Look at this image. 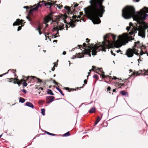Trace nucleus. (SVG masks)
I'll use <instances>...</instances> for the list:
<instances>
[{
  "label": "nucleus",
  "mask_w": 148,
  "mask_h": 148,
  "mask_svg": "<svg viewBox=\"0 0 148 148\" xmlns=\"http://www.w3.org/2000/svg\"><path fill=\"white\" fill-rule=\"evenodd\" d=\"M111 54L112 55H113L114 56H115V53H114L113 51H111Z\"/></svg>",
  "instance_id": "obj_57"
},
{
  "label": "nucleus",
  "mask_w": 148,
  "mask_h": 148,
  "mask_svg": "<svg viewBox=\"0 0 148 148\" xmlns=\"http://www.w3.org/2000/svg\"><path fill=\"white\" fill-rule=\"evenodd\" d=\"M78 46L79 47V48H80L82 47V45H78Z\"/></svg>",
  "instance_id": "obj_60"
},
{
  "label": "nucleus",
  "mask_w": 148,
  "mask_h": 148,
  "mask_svg": "<svg viewBox=\"0 0 148 148\" xmlns=\"http://www.w3.org/2000/svg\"><path fill=\"white\" fill-rule=\"evenodd\" d=\"M64 8L66 9L67 10V13L68 14H72L73 13L71 11V8L69 6H65Z\"/></svg>",
  "instance_id": "obj_20"
},
{
  "label": "nucleus",
  "mask_w": 148,
  "mask_h": 148,
  "mask_svg": "<svg viewBox=\"0 0 148 148\" xmlns=\"http://www.w3.org/2000/svg\"><path fill=\"white\" fill-rule=\"evenodd\" d=\"M54 98V97L53 96H47L46 97V103H49L53 100V99Z\"/></svg>",
  "instance_id": "obj_15"
},
{
  "label": "nucleus",
  "mask_w": 148,
  "mask_h": 148,
  "mask_svg": "<svg viewBox=\"0 0 148 148\" xmlns=\"http://www.w3.org/2000/svg\"><path fill=\"white\" fill-rule=\"evenodd\" d=\"M101 119L100 118V117L99 116H98L97 117L96 121H98L99 122V121Z\"/></svg>",
  "instance_id": "obj_46"
},
{
  "label": "nucleus",
  "mask_w": 148,
  "mask_h": 148,
  "mask_svg": "<svg viewBox=\"0 0 148 148\" xmlns=\"http://www.w3.org/2000/svg\"><path fill=\"white\" fill-rule=\"evenodd\" d=\"M93 77L96 79L97 80H98L99 79L98 76L96 75H95L93 76Z\"/></svg>",
  "instance_id": "obj_41"
},
{
  "label": "nucleus",
  "mask_w": 148,
  "mask_h": 148,
  "mask_svg": "<svg viewBox=\"0 0 148 148\" xmlns=\"http://www.w3.org/2000/svg\"><path fill=\"white\" fill-rule=\"evenodd\" d=\"M98 122H99L98 121H96L94 123L95 125H96Z\"/></svg>",
  "instance_id": "obj_62"
},
{
  "label": "nucleus",
  "mask_w": 148,
  "mask_h": 148,
  "mask_svg": "<svg viewBox=\"0 0 148 148\" xmlns=\"http://www.w3.org/2000/svg\"><path fill=\"white\" fill-rule=\"evenodd\" d=\"M14 81L13 82V83L14 84H18L19 86H20V85L23 82V81H24L23 79H21L20 80L18 79L17 78V80H14Z\"/></svg>",
  "instance_id": "obj_17"
},
{
  "label": "nucleus",
  "mask_w": 148,
  "mask_h": 148,
  "mask_svg": "<svg viewBox=\"0 0 148 148\" xmlns=\"http://www.w3.org/2000/svg\"><path fill=\"white\" fill-rule=\"evenodd\" d=\"M42 28V26L39 25L38 26V28L36 29V30H41V29Z\"/></svg>",
  "instance_id": "obj_35"
},
{
  "label": "nucleus",
  "mask_w": 148,
  "mask_h": 148,
  "mask_svg": "<svg viewBox=\"0 0 148 148\" xmlns=\"http://www.w3.org/2000/svg\"><path fill=\"white\" fill-rule=\"evenodd\" d=\"M72 19L70 17V20L71 21L68 23L66 22V23L70 25V26H71V27H74L75 26V25L74 24V23L76 21H78L79 20H77L76 18V16L75 15H73L72 16Z\"/></svg>",
  "instance_id": "obj_9"
},
{
  "label": "nucleus",
  "mask_w": 148,
  "mask_h": 148,
  "mask_svg": "<svg viewBox=\"0 0 148 148\" xmlns=\"http://www.w3.org/2000/svg\"><path fill=\"white\" fill-rule=\"evenodd\" d=\"M97 69H98L99 71H100V75H101L102 77L103 78H107L108 77L110 79H112V77L111 76H109L108 75H104V72L103 71L102 69V68H97Z\"/></svg>",
  "instance_id": "obj_13"
},
{
  "label": "nucleus",
  "mask_w": 148,
  "mask_h": 148,
  "mask_svg": "<svg viewBox=\"0 0 148 148\" xmlns=\"http://www.w3.org/2000/svg\"><path fill=\"white\" fill-rule=\"evenodd\" d=\"M41 114L43 115H45V109L43 108L41 109Z\"/></svg>",
  "instance_id": "obj_33"
},
{
  "label": "nucleus",
  "mask_w": 148,
  "mask_h": 148,
  "mask_svg": "<svg viewBox=\"0 0 148 148\" xmlns=\"http://www.w3.org/2000/svg\"><path fill=\"white\" fill-rule=\"evenodd\" d=\"M143 49H140L141 51H140V55H142L143 54L145 53L142 50Z\"/></svg>",
  "instance_id": "obj_39"
},
{
  "label": "nucleus",
  "mask_w": 148,
  "mask_h": 148,
  "mask_svg": "<svg viewBox=\"0 0 148 148\" xmlns=\"http://www.w3.org/2000/svg\"><path fill=\"white\" fill-rule=\"evenodd\" d=\"M66 54V52L65 51H64L62 53V54L64 55H65Z\"/></svg>",
  "instance_id": "obj_64"
},
{
  "label": "nucleus",
  "mask_w": 148,
  "mask_h": 148,
  "mask_svg": "<svg viewBox=\"0 0 148 148\" xmlns=\"http://www.w3.org/2000/svg\"><path fill=\"white\" fill-rule=\"evenodd\" d=\"M98 122H99L98 121H96L94 123L95 125H96Z\"/></svg>",
  "instance_id": "obj_61"
},
{
  "label": "nucleus",
  "mask_w": 148,
  "mask_h": 148,
  "mask_svg": "<svg viewBox=\"0 0 148 148\" xmlns=\"http://www.w3.org/2000/svg\"><path fill=\"white\" fill-rule=\"evenodd\" d=\"M64 25H63L62 26H56V25H54V26L53 28V31H54V30H56L57 31V32L56 34L55 35H53V36H54V37L55 38H56L58 36H57L58 35V36H59V32L58 30H62V29H64Z\"/></svg>",
  "instance_id": "obj_8"
},
{
  "label": "nucleus",
  "mask_w": 148,
  "mask_h": 148,
  "mask_svg": "<svg viewBox=\"0 0 148 148\" xmlns=\"http://www.w3.org/2000/svg\"><path fill=\"white\" fill-rule=\"evenodd\" d=\"M86 42H87L88 43L89 42V41H90V40H89L88 38H87L86 39Z\"/></svg>",
  "instance_id": "obj_54"
},
{
  "label": "nucleus",
  "mask_w": 148,
  "mask_h": 148,
  "mask_svg": "<svg viewBox=\"0 0 148 148\" xmlns=\"http://www.w3.org/2000/svg\"><path fill=\"white\" fill-rule=\"evenodd\" d=\"M111 90V87L110 86H108L107 88V91H110Z\"/></svg>",
  "instance_id": "obj_52"
},
{
  "label": "nucleus",
  "mask_w": 148,
  "mask_h": 148,
  "mask_svg": "<svg viewBox=\"0 0 148 148\" xmlns=\"http://www.w3.org/2000/svg\"><path fill=\"white\" fill-rule=\"evenodd\" d=\"M62 7H63V6L62 5H59V7H58V8L60 9L62 8Z\"/></svg>",
  "instance_id": "obj_56"
},
{
  "label": "nucleus",
  "mask_w": 148,
  "mask_h": 148,
  "mask_svg": "<svg viewBox=\"0 0 148 148\" xmlns=\"http://www.w3.org/2000/svg\"><path fill=\"white\" fill-rule=\"evenodd\" d=\"M65 89L66 90H67L69 92H71L73 90L74 91L75 90H76L74 88H70L68 87H66L65 88Z\"/></svg>",
  "instance_id": "obj_24"
},
{
  "label": "nucleus",
  "mask_w": 148,
  "mask_h": 148,
  "mask_svg": "<svg viewBox=\"0 0 148 148\" xmlns=\"http://www.w3.org/2000/svg\"><path fill=\"white\" fill-rule=\"evenodd\" d=\"M84 51H83L82 52V53H79L77 55L74 56L75 58H81L82 57H84Z\"/></svg>",
  "instance_id": "obj_19"
},
{
  "label": "nucleus",
  "mask_w": 148,
  "mask_h": 148,
  "mask_svg": "<svg viewBox=\"0 0 148 148\" xmlns=\"http://www.w3.org/2000/svg\"><path fill=\"white\" fill-rule=\"evenodd\" d=\"M24 20H20L19 18L17 19L16 21L13 23V26H15L23 24V23L24 22Z\"/></svg>",
  "instance_id": "obj_14"
},
{
  "label": "nucleus",
  "mask_w": 148,
  "mask_h": 148,
  "mask_svg": "<svg viewBox=\"0 0 148 148\" xmlns=\"http://www.w3.org/2000/svg\"><path fill=\"white\" fill-rule=\"evenodd\" d=\"M56 2H57V1H55L54 2V3H51V5H50V8H51V6H52V5H54V4H55V3H56Z\"/></svg>",
  "instance_id": "obj_48"
},
{
  "label": "nucleus",
  "mask_w": 148,
  "mask_h": 148,
  "mask_svg": "<svg viewBox=\"0 0 148 148\" xmlns=\"http://www.w3.org/2000/svg\"><path fill=\"white\" fill-rule=\"evenodd\" d=\"M125 86V85L124 84V83H123V84L120 83V84H119L118 85V86H119V88H121V86Z\"/></svg>",
  "instance_id": "obj_37"
},
{
  "label": "nucleus",
  "mask_w": 148,
  "mask_h": 148,
  "mask_svg": "<svg viewBox=\"0 0 148 148\" xmlns=\"http://www.w3.org/2000/svg\"><path fill=\"white\" fill-rule=\"evenodd\" d=\"M21 91L23 92L24 93H27V91L23 89L21 90Z\"/></svg>",
  "instance_id": "obj_50"
},
{
  "label": "nucleus",
  "mask_w": 148,
  "mask_h": 148,
  "mask_svg": "<svg viewBox=\"0 0 148 148\" xmlns=\"http://www.w3.org/2000/svg\"><path fill=\"white\" fill-rule=\"evenodd\" d=\"M78 5V4L76 3L74 5L73 7L74 8H75V7L77 6Z\"/></svg>",
  "instance_id": "obj_53"
},
{
  "label": "nucleus",
  "mask_w": 148,
  "mask_h": 148,
  "mask_svg": "<svg viewBox=\"0 0 148 148\" xmlns=\"http://www.w3.org/2000/svg\"><path fill=\"white\" fill-rule=\"evenodd\" d=\"M22 77L23 79H23L24 80L23 81V87H26L27 86V84L26 83V82L29 80H30L29 82L32 81V80H33L35 81H37V83L42 82L41 80L35 76L30 77V76H28L27 77L25 76H23Z\"/></svg>",
  "instance_id": "obj_6"
},
{
  "label": "nucleus",
  "mask_w": 148,
  "mask_h": 148,
  "mask_svg": "<svg viewBox=\"0 0 148 148\" xmlns=\"http://www.w3.org/2000/svg\"><path fill=\"white\" fill-rule=\"evenodd\" d=\"M26 105L27 106L32 108H33L34 107L33 105L31 102H27L26 103Z\"/></svg>",
  "instance_id": "obj_23"
},
{
  "label": "nucleus",
  "mask_w": 148,
  "mask_h": 148,
  "mask_svg": "<svg viewBox=\"0 0 148 148\" xmlns=\"http://www.w3.org/2000/svg\"><path fill=\"white\" fill-rule=\"evenodd\" d=\"M47 93L48 94H49V95H54V94L52 92V91L50 89H48L47 90Z\"/></svg>",
  "instance_id": "obj_28"
},
{
  "label": "nucleus",
  "mask_w": 148,
  "mask_h": 148,
  "mask_svg": "<svg viewBox=\"0 0 148 148\" xmlns=\"http://www.w3.org/2000/svg\"><path fill=\"white\" fill-rule=\"evenodd\" d=\"M120 93L122 95L125 96L127 95V92L124 91H121L120 92Z\"/></svg>",
  "instance_id": "obj_27"
},
{
  "label": "nucleus",
  "mask_w": 148,
  "mask_h": 148,
  "mask_svg": "<svg viewBox=\"0 0 148 148\" xmlns=\"http://www.w3.org/2000/svg\"><path fill=\"white\" fill-rule=\"evenodd\" d=\"M142 71H140V73H139L138 71L136 72H134L133 73V75L134 76H137L138 75H139L140 74L142 73Z\"/></svg>",
  "instance_id": "obj_26"
},
{
  "label": "nucleus",
  "mask_w": 148,
  "mask_h": 148,
  "mask_svg": "<svg viewBox=\"0 0 148 148\" xmlns=\"http://www.w3.org/2000/svg\"><path fill=\"white\" fill-rule=\"evenodd\" d=\"M95 111V107L91 109L89 111V112L90 113H94Z\"/></svg>",
  "instance_id": "obj_25"
},
{
  "label": "nucleus",
  "mask_w": 148,
  "mask_h": 148,
  "mask_svg": "<svg viewBox=\"0 0 148 148\" xmlns=\"http://www.w3.org/2000/svg\"><path fill=\"white\" fill-rule=\"evenodd\" d=\"M118 79H119V82H123V81H125V80H126H126H127V79H124L123 80H122V79H119V78H118Z\"/></svg>",
  "instance_id": "obj_43"
},
{
  "label": "nucleus",
  "mask_w": 148,
  "mask_h": 148,
  "mask_svg": "<svg viewBox=\"0 0 148 148\" xmlns=\"http://www.w3.org/2000/svg\"><path fill=\"white\" fill-rule=\"evenodd\" d=\"M129 25H130L129 27H131V26H133V24L132 23L130 22L129 23Z\"/></svg>",
  "instance_id": "obj_55"
},
{
  "label": "nucleus",
  "mask_w": 148,
  "mask_h": 148,
  "mask_svg": "<svg viewBox=\"0 0 148 148\" xmlns=\"http://www.w3.org/2000/svg\"><path fill=\"white\" fill-rule=\"evenodd\" d=\"M112 38L113 40V41L114 42H118L119 41L120 42H121V41H120L119 39L118 38V40H117L116 41V36L115 35L113 34H112Z\"/></svg>",
  "instance_id": "obj_22"
},
{
  "label": "nucleus",
  "mask_w": 148,
  "mask_h": 148,
  "mask_svg": "<svg viewBox=\"0 0 148 148\" xmlns=\"http://www.w3.org/2000/svg\"><path fill=\"white\" fill-rule=\"evenodd\" d=\"M23 26V25H22L21 26H18V29H17L18 31H19L21 30V29L22 27Z\"/></svg>",
  "instance_id": "obj_40"
},
{
  "label": "nucleus",
  "mask_w": 148,
  "mask_h": 148,
  "mask_svg": "<svg viewBox=\"0 0 148 148\" xmlns=\"http://www.w3.org/2000/svg\"><path fill=\"white\" fill-rule=\"evenodd\" d=\"M27 19L29 21H31V19L30 17L29 16H27Z\"/></svg>",
  "instance_id": "obj_51"
},
{
  "label": "nucleus",
  "mask_w": 148,
  "mask_h": 148,
  "mask_svg": "<svg viewBox=\"0 0 148 148\" xmlns=\"http://www.w3.org/2000/svg\"><path fill=\"white\" fill-rule=\"evenodd\" d=\"M104 0H91L90 5L84 8L87 17L91 20L94 24H99L101 21L99 17H102L105 11V7L103 5Z\"/></svg>",
  "instance_id": "obj_1"
},
{
  "label": "nucleus",
  "mask_w": 148,
  "mask_h": 148,
  "mask_svg": "<svg viewBox=\"0 0 148 148\" xmlns=\"http://www.w3.org/2000/svg\"><path fill=\"white\" fill-rule=\"evenodd\" d=\"M53 83H54L55 84L57 85H58V83H57V82H56L55 80H53Z\"/></svg>",
  "instance_id": "obj_49"
},
{
  "label": "nucleus",
  "mask_w": 148,
  "mask_h": 148,
  "mask_svg": "<svg viewBox=\"0 0 148 148\" xmlns=\"http://www.w3.org/2000/svg\"><path fill=\"white\" fill-rule=\"evenodd\" d=\"M135 45L133 47V48H135L136 47H137L138 48H140V49H141L146 48V46L145 45H142L141 44H140L139 41H138L136 42H135Z\"/></svg>",
  "instance_id": "obj_12"
},
{
  "label": "nucleus",
  "mask_w": 148,
  "mask_h": 148,
  "mask_svg": "<svg viewBox=\"0 0 148 148\" xmlns=\"http://www.w3.org/2000/svg\"><path fill=\"white\" fill-rule=\"evenodd\" d=\"M146 13H148V8L146 7H145L135 14L134 8L132 6H127L122 10V16L126 19H128L133 17L134 20L141 24L143 21L145 20L148 16V14H146Z\"/></svg>",
  "instance_id": "obj_2"
},
{
  "label": "nucleus",
  "mask_w": 148,
  "mask_h": 148,
  "mask_svg": "<svg viewBox=\"0 0 148 148\" xmlns=\"http://www.w3.org/2000/svg\"><path fill=\"white\" fill-rule=\"evenodd\" d=\"M25 101V99L24 98L21 97L20 98L19 102L22 103H23Z\"/></svg>",
  "instance_id": "obj_31"
},
{
  "label": "nucleus",
  "mask_w": 148,
  "mask_h": 148,
  "mask_svg": "<svg viewBox=\"0 0 148 148\" xmlns=\"http://www.w3.org/2000/svg\"><path fill=\"white\" fill-rule=\"evenodd\" d=\"M145 75H148V69L147 71H145Z\"/></svg>",
  "instance_id": "obj_45"
},
{
  "label": "nucleus",
  "mask_w": 148,
  "mask_h": 148,
  "mask_svg": "<svg viewBox=\"0 0 148 148\" xmlns=\"http://www.w3.org/2000/svg\"><path fill=\"white\" fill-rule=\"evenodd\" d=\"M38 32L40 35L41 34H42V32L41 31V30H38Z\"/></svg>",
  "instance_id": "obj_58"
},
{
  "label": "nucleus",
  "mask_w": 148,
  "mask_h": 148,
  "mask_svg": "<svg viewBox=\"0 0 148 148\" xmlns=\"http://www.w3.org/2000/svg\"><path fill=\"white\" fill-rule=\"evenodd\" d=\"M118 78L114 76L112 78V79H117Z\"/></svg>",
  "instance_id": "obj_59"
},
{
  "label": "nucleus",
  "mask_w": 148,
  "mask_h": 148,
  "mask_svg": "<svg viewBox=\"0 0 148 148\" xmlns=\"http://www.w3.org/2000/svg\"><path fill=\"white\" fill-rule=\"evenodd\" d=\"M147 28V27L146 26L143 27L141 26L137 29V30L138 31V36L142 38H145V29Z\"/></svg>",
  "instance_id": "obj_7"
},
{
  "label": "nucleus",
  "mask_w": 148,
  "mask_h": 148,
  "mask_svg": "<svg viewBox=\"0 0 148 148\" xmlns=\"http://www.w3.org/2000/svg\"><path fill=\"white\" fill-rule=\"evenodd\" d=\"M59 91L60 92L62 95L63 96L64 95V94L63 93L62 91L60 89V90H59Z\"/></svg>",
  "instance_id": "obj_42"
},
{
  "label": "nucleus",
  "mask_w": 148,
  "mask_h": 148,
  "mask_svg": "<svg viewBox=\"0 0 148 148\" xmlns=\"http://www.w3.org/2000/svg\"><path fill=\"white\" fill-rule=\"evenodd\" d=\"M92 68L91 70H89V72H90L91 73V71H93L96 73H97L100 75V74L98 72H100V71H99V70L98 69H97V68L98 67H96L94 66H92Z\"/></svg>",
  "instance_id": "obj_18"
},
{
  "label": "nucleus",
  "mask_w": 148,
  "mask_h": 148,
  "mask_svg": "<svg viewBox=\"0 0 148 148\" xmlns=\"http://www.w3.org/2000/svg\"><path fill=\"white\" fill-rule=\"evenodd\" d=\"M42 2H40L39 3H37V5H34L33 7L34 8L31 9L29 11V14H32L33 12L34 11H37L39 7H41L42 4H41L40 3H42Z\"/></svg>",
  "instance_id": "obj_11"
},
{
  "label": "nucleus",
  "mask_w": 148,
  "mask_h": 148,
  "mask_svg": "<svg viewBox=\"0 0 148 148\" xmlns=\"http://www.w3.org/2000/svg\"><path fill=\"white\" fill-rule=\"evenodd\" d=\"M131 27H130L128 26L126 27V29L129 31Z\"/></svg>",
  "instance_id": "obj_47"
},
{
  "label": "nucleus",
  "mask_w": 148,
  "mask_h": 148,
  "mask_svg": "<svg viewBox=\"0 0 148 148\" xmlns=\"http://www.w3.org/2000/svg\"><path fill=\"white\" fill-rule=\"evenodd\" d=\"M87 81L86 79H85L84 80V84L83 85V86L81 87L80 88H82L83 87V86L85 85V84H87Z\"/></svg>",
  "instance_id": "obj_38"
},
{
  "label": "nucleus",
  "mask_w": 148,
  "mask_h": 148,
  "mask_svg": "<svg viewBox=\"0 0 148 148\" xmlns=\"http://www.w3.org/2000/svg\"><path fill=\"white\" fill-rule=\"evenodd\" d=\"M68 16L66 15L61 14L60 16H55L54 19L53 20V13H51L48 15L46 16L44 18V22L46 25L45 28H46L48 25L47 23L51 20H52L53 22H57V23L58 25L57 26H62L63 24L61 22L62 21V22H64V23H66V19L67 17Z\"/></svg>",
  "instance_id": "obj_4"
},
{
  "label": "nucleus",
  "mask_w": 148,
  "mask_h": 148,
  "mask_svg": "<svg viewBox=\"0 0 148 148\" xmlns=\"http://www.w3.org/2000/svg\"><path fill=\"white\" fill-rule=\"evenodd\" d=\"M134 50H135L134 48H133L132 49H128L126 50V55L128 57H132L133 56L134 53Z\"/></svg>",
  "instance_id": "obj_10"
},
{
  "label": "nucleus",
  "mask_w": 148,
  "mask_h": 148,
  "mask_svg": "<svg viewBox=\"0 0 148 148\" xmlns=\"http://www.w3.org/2000/svg\"><path fill=\"white\" fill-rule=\"evenodd\" d=\"M135 50H134V54H135L137 56L139 55V53H138V50L136 49V48H135Z\"/></svg>",
  "instance_id": "obj_34"
},
{
  "label": "nucleus",
  "mask_w": 148,
  "mask_h": 148,
  "mask_svg": "<svg viewBox=\"0 0 148 148\" xmlns=\"http://www.w3.org/2000/svg\"><path fill=\"white\" fill-rule=\"evenodd\" d=\"M44 4H45V6H48V5H51V3L49 2H47L46 3H45V1H44Z\"/></svg>",
  "instance_id": "obj_36"
},
{
  "label": "nucleus",
  "mask_w": 148,
  "mask_h": 148,
  "mask_svg": "<svg viewBox=\"0 0 148 148\" xmlns=\"http://www.w3.org/2000/svg\"><path fill=\"white\" fill-rule=\"evenodd\" d=\"M83 51H84V54H88L89 57H91V55L90 52L91 51V49H90L89 48L85 49H84L83 50Z\"/></svg>",
  "instance_id": "obj_16"
},
{
  "label": "nucleus",
  "mask_w": 148,
  "mask_h": 148,
  "mask_svg": "<svg viewBox=\"0 0 148 148\" xmlns=\"http://www.w3.org/2000/svg\"><path fill=\"white\" fill-rule=\"evenodd\" d=\"M45 133H46L47 134H48L49 135H51V136H57V135L56 134H54L51 133H49V132H47V131H45Z\"/></svg>",
  "instance_id": "obj_32"
},
{
  "label": "nucleus",
  "mask_w": 148,
  "mask_h": 148,
  "mask_svg": "<svg viewBox=\"0 0 148 148\" xmlns=\"http://www.w3.org/2000/svg\"><path fill=\"white\" fill-rule=\"evenodd\" d=\"M70 135V134L69 132H68L62 135V136H68Z\"/></svg>",
  "instance_id": "obj_30"
},
{
  "label": "nucleus",
  "mask_w": 148,
  "mask_h": 148,
  "mask_svg": "<svg viewBox=\"0 0 148 148\" xmlns=\"http://www.w3.org/2000/svg\"><path fill=\"white\" fill-rule=\"evenodd\" d=\"M55 69V67L54 66L53 68H52L51 69V70L52 71H54Z\"/></svg>",
  "instance_id": "obj_63"
},
{
  "label": "nucleus",
  "mask_w": 148,
  "mask_h": 148,
  "mask_svg": "<svg viewBox=\"0 0 148 148\" xmlns=\"http://www.w3.org/2000/svg\"><path fill=\"white\" fill-rule=\"evenodd\" d=\"M137 29L133 28L131 31L130 32L129 34L127 33H124L121 35H119L118 36V39L121 42H123L127 38H129L130 40H133L134 38L132 36H129V35L130 36L134 34V36L135 33H136Z\"/></svg>",
  "instance_id": "obj_5"
},
{
  "label": "nucleus",
  "mask_w": 148,
  "mask_h": 148,
  "mask_svg": "<svg viewBox=\"0 0 148 148\" xmlns=\"http://www.w3.org/2000/svg\"><path fill=\"white\" fill-rule=\"evenodd\" d=\"M88 46L87 47V45H86V44L85 43H84L83 44V47H87L88 48V46H89V45H88Z\"/></svg>",
  "instance_id": "obj_44"
},
{
  "label": "nucleus",
  "mask_w": 148,
  "mask_h": 148,
  "mask_svg": "<svg viewBox=\"0 0 148 148\" xmlns=\"http://www.w3.org/2000/svg\"><path fill=\"white\" fill-rule=\"evenodd\" d=\"M7 79H8L9 80L8 81L9 82H12L14 80H17V78H7Z\"/></svg>",
  "instance_id": "obj_29"
},
{
  "label": "nucleus",
  "mask_w": 148,
  "mask_h": 148,
  "mask_svg": "<svg viewBox=\"0 0 148 148\" xmlns=\"http://www.w3.org/2000/svg\"><path fill=\"white\" fill-rule=\"evenodd\" d=\"M109 38L107 35H105L104 37V41L102 42V45H100L99 46H98L95 45L94 47H93L92 44V46L90 45V44L88 43V45H89L88 47L90 49H91L92 54V55L95 56L96 55L97 52V50L99 48H101V50L102 51H106V49H109L112 47V44L111 42L108 39Z\"/></svg>",
  "instance_id": "obj_3"
},
{
  "label": "nucleus",
  "mask_w": 148,
  "mask_h": 148,
  "mask_svg": "<svg viewBox=\"0 0 148 148\" xmlns=\"http://www.w3.org/2000/svg\"><path fill=\"white\" fill-rule=\"evenodd\" d=\"M12 71V73H15L16 72V70H14V69H12V70H11V69H9V70L8 71V72H6V73H4V74H2V75H0V77H1L3 76V75H5V74H7V73H8V72H9V71Z\"/></svg>",
  "instance_id": "obj_21"
}]
</instances>
